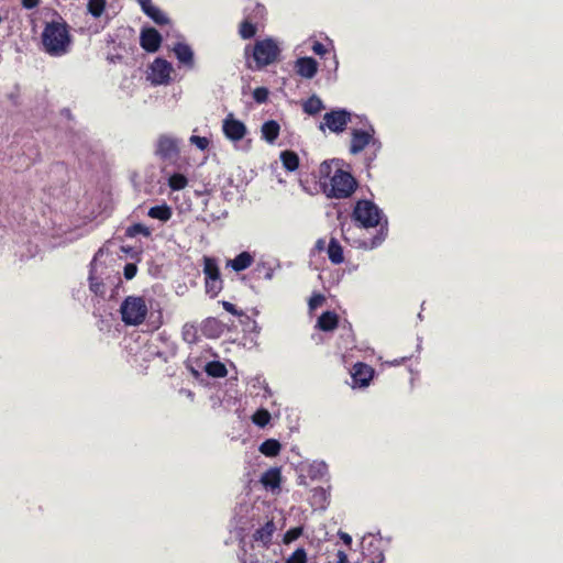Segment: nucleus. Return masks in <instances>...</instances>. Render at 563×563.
Returning <instances> with one entry per match:
<instances>
[{"label": "nucleus", "instance_id": "obj_40", "mask_svg": "<svg viewBox=\"0 0 563 563\" xmlns=\"http://www.w3.org/2000/svg\"><path fill=\"white\" fill-rule=\"evenodd\" d=\"M285 563H307V553L305 549L298 548L295 552L291 553Z\"/></svg>", "mask_w": 563, "mask_h": 563}, {"label": "nucleus", "instance_id": "obj_37", "mask_svg": "<svg viewBox=\"0 0 563 563\" xmlns=\"http://www.w3.org/2000/svg\"><path fill=\"white\" fill-rule=\"evenodd\" d=\"M106 8V0H89L88 1V12L95 16L99 18Z\"/></svg>", "mask_w": 563, "mask_h": 563}, {"label": "nucleus", "instance_id": "obj_21", "mask_svg": "<svg viewBox=\"0 0 563 563\" xmlns=\"http://www.w3.org/2000/svg\"><path fill=\"white\" fill-rule=\"evenodd\" d=\"M261 483L266 489H275L279 487L280 483V471L276 467L267 470L261 476Z\"/></svg>", "mask_w": 563, "mask_h": 563}, {"label": "nucleus", "instance_id": "obj_44", "mask_svg": "<svg viewBox=\"0 0 563 563\" xmlns=\"http://www.w3.org/2000/svg\"><path fill=\"white\" fill-rule=\"evenodd\" d=\"M196 330L194 325L185 324L183 328V338L185 341L191 343L195 340Z\"/></svg>", "mask_w": 563, "mask_h": 563}, {"label": "nucleus", "instance_id": "obj_23", "mask_svg": "<svg viewBox=\"0 0 563 563\" xmlns=\"http://www.w3.org/2000/svg\"><path fill=\"white\" fill-rule=\"evenodd\" d=\"M280 126L275 120H269L263 123L261 132L262 137L268 142L274 143L279 135Z\"/></svg>", "mask_w": 563, "mask_h": 563}, {"label": "nucleus", "instance_id": "obj_55", "mask_svg": "<svg viewBox=\"0 0 563 563\" xmlns=\"http://www.w3.org/2000/svg\"><path fill=\"white\" fill-rule=\"evenodd\" d=\"M263 388H264V397H268L272 395V391L266 383L263 385Z\"/></svg>", "mask_w": 563, "mask_h": 563}, {"label": "nucleus", "instance_id": "obj_8", "mask_svg": "<svg viewBox=\"0 0 563 563\" xmlns=\"http://www.w3.org/2000/svg\"><path fill=\"white\" fill-rule=\"evenodd\" d=\"M351 121V113L345 109H336L327 112L323 117V122L320 123L319 129L324 131L328 128L333 133H342L347 123Z\"/></svg>", "mask_w": 563, "mask_h": 563}, {"label": "nucleus", "instance_id": "obj_24", "mask_svg": "<svg viewBox=\"0 0 563 563\" xmlns=\"http://www.w3.org/2000/svg\"><path fill=\"white\" fill-rule=\"evenodd\" d=\"M253 263V256L249 252H242L233 260L228 262V266L232 267L235 272H241L250 267Z\"/></svg>", "mask_w": 563, "mask_h": 563}, {"label": "nucleus", "instance_id": "obj_2", "mask_svg": "<svg viewBox=\"0 0 563 563\" xmlns=\"http://www.w3.org/2000/svg\"><path fill=\"white\" fill-rule=\"evenodd\" d=\"M353 219L361 228H375L380 225L378 234L371 240L369 245L364 243L365 247L374 249L386 239L388 231L387 218L384 216L383 210L373 201L366 199L358 200L353 210Z\"/></svg>", "mask_w": 563, "mask_h": 563}, {"label": "nucleus", "instance_id": "obj_30", "mask_svg": "<svg viewBox=\"0 0 563 563\" xmlns=\"http://www.w3.org/2000/svg\"><path fill=\"white\" fill-rule=\"evenodd\" d=\"M307 474L311 479L323 478L328 474V465L322 461H314L308 466Z\"/></svg>", "mask_w": 563, "mask_h": 563}, {"label": "nucleus", "instance_id": "obj_56", "mask_svg": "<svg viewBox=\"0 0 563 563\" xmlns=\"http://www.w3.org/2000/svg\"><path fill=\"white\" fill-rule=\"evenodd\" d=\"M265 384V380H263L261 377H256L254 378V384L253 386H260V385H264Z\"/></svg>", "mask_w": 563, "mask_h": 563}, {"label": "nucleus", "instance_id": "obj_26", "mask_svg": "<svg viewBox=\"0 0 563 563\" xmlns=\"http://www.w3.org/2000/svg\"><path fill=\"white\" fill-rule=\"evenodd\" d=\"M327 252H328V256H329V260L331 261V263H333V264L343 263V261H344L343 249L336 239L331 238L328 249H327Z\"/></svg>", "mask_w": 563, "mask_h": 563}, {"label": "nucleus", "instance_id": "obj_10", "mask_svg": "<svg viewBox=\"0 0 563 563\" xmlns=\"http://www.w3.org/2000/svg\"><path fill=\"white\" fill-rule=\"evenodd\" d=\"M363 554L368 563H384V544L380 537L368 534L362 540Z\"/></svg>", "mask_w": 563, "mask_h": 563}, {"label": "nucleus", "instance_id": "obj_50", "mask_svg": "<svg viewBox=\"0 0 563 563\" xmlns=\"http://www.w3.org/2000/svg\"><path fill=\"white\" fill-rule=\"evenodd\" d=\"M40 3V0H22V5L25 9H34Z\"/></svg>", "mask_w": 563, "mask_h": 563}, {"label": "nucleus", "instance_id": "obj_39", "mask_svg": "<svg viewBox=\"0 0 563 563\" xmlns=\"http://www.w3.org/2000/svg\"><path fill=\"white\" fill-rule=\"evenodd\" d=\"M203 332L209 336H217L220 333V324L216 319H208L203 325Z\"/></svg>", "mask_w": 563, "mask_h": 563}, {"label": "nucleus", "instance_id": "obj_17", "mask_svg": "<svg viewBox=\"0 0 563 563\" xmlns=\"http://www.w3.org/2000/svg\"><path fill=\"white\" fill-rule=\"evenodd\" d=\"M162 42V36L154 27L143 29L140 35V44L143 49L150 53L156 52Z\"/></svg>", "mask_w": 563, "mask_h": 563}, {"label": "nucleus", "instance_id": "obj_34", "mask_svg": "<svg viewBox=\"0 0 563 563\" xmlns=\"http://www.w3.org/2000/svg\"><path fill=\"white\" fill-rule=\"evenodd\" d=\"M125 235L129 238H135L137 235L150 236L151 230L142 223H135L126 228Z\"/></svg>", "mask_w": 563, "mask_h": 563}, {"label": "nucleus", "instance_id": "obj_49", "mask_svg": "<svg viewBox=\"0 0 563 563\" xmlns=\"http://www.w3.org/2000/svg\"><path fill=\"white\" fill-rule=\"evenodd\" d=\"M335 563H349L347 555L344 551L339 550L335 555Z\"/></svg>", "mask_w": 563, "mask_h": 563}, {"label": "nucleus", "instance_id": "obj_7", "mask_svg": "<svg viewBox=\"0 0 563 563\" xmlns=\"http://www.w3.org/2000/svg\"><path fill=\"white\" fill-rule=\"evenodd\" d=\"M277 528L273 520H267L262 527L256 529L250 543L254 544V550L272 551L273 555H276L278 544L273 543V538Z\"/></svg>", "mask_w": 563, "mask_h": 563}, {"label": "nucleus", "instance_id": "obj_11", "mask_svg": "<svg viewBox=\"0 0 563 563\" xmlns=\"http://www.w3.org/2000/svg\"><path fill=\"white\" fill-rule=\"evenodd\" d=\"M241 563H278L272 556V551L254 550V544L246 542L244 539L241 541Z\"/></svg>", "mask_w": 563, "mask_h": 563}, {"label": "nucleus", "instance_id": "obj_47", "mask_svg": "<svg viewBox=\"0 0 563 563\" xmlns=\"http://www.w3.org/2000/svg\"><path fill=\"white\" fill-rule=\"evenodd\" d=\"M312 52L317 55H324L327 53L325 46L320 42H314L312 45Z\"/></svg>", "mask_w": 563, "mask_h": 563}, {"label": "nucleus", "instance_id": "obj_32", "mask_svg": "<svg viewBox=\"0 0 563 563\" xmlns=\"http://www.w3.org/2000/svg\"><path fill=\"white\" fill-rule=\"evenodd\" d=\"M206 373L211 377H224L228 373L224 364L219 361L209 362L205 368Z\"/></svg>", "mask_w": 563, "mask_h": 563}, {"label": "nucleus", "instance_id": "obj_19", "mask_svg": "<svg viewBox=\"0 0 563 563\" xmlns=\"http://www.w3.org/2000/svg\"><path fill=\"white\" fill-rule=\"evenodd\" d=\"M143 12L151 18L156 24L163 25L169 22L167 15L152 0H139Z\"/></svg>", "mask_w": 563, "mask_h": 563}, {"label": "nucleus", "instance_id": "obj_33", "mask_svg": "<svg viewBox=\"0 0 563 563\" xmlns=\"http://www.w3.org/2000/svg\"><path fill=\"white\" fill-rule=\"evenodd\" d=\"M261 453L266 456H276L280 451V443L277 440H265L260 446Z\"/></svg>", "mask_w": 563, "mask_h": 563}, {"label": "nucleus", "instance_id": "obj_51", "mask_svg": "<svg viewBox=\"0 0 563 563\" xmlns=\"http://www.w3.org/2000/svg\"><path fill=\"white\" fill-rule=\"evenodd\" d=\"M339 536L341 538V540L346 544V545H351L352 543V538L349 533H345V532H339Z\"/></svg>", "mask_w": 563, "mask_h": 563}, {"label": "nucleus", "instance_id": "obj_38", "mask_svg": "<svg viewBox=\"0 0 563 563\" xmlns=\"http://www.w3.org/2000/svg\"><path fill=\"white\" fill-rule=\"evenodd\" d=\"M269 420L271 413L266 409H258L252 417V421L261 428L268 424Z\"/></svg>", "mask_w": 563, "mask_h": 563}, {"label": "nucleus", "instance_id": "obj_28", "mask_svg": "<svg viewBox=\"0 0 563 563\" xmlns=\"http://www.w3.org/2000/svg\"><path fill=\"white\" fill-rule=\"evenodd\" d=\"M329 503V493L323 487H317L312 490L311 505L316 508L324 509Z\"/></svg>", "mask_w": 563, "mask_h": 563}, {"label": "nucleus", "instance_id": "obj_18", "mask_svg": "<svg viewBox=\"0 0 563 563\" xmlns=\"http://www.w3.org/2000/svg\"><path fill=\"white\" fill-rule=\"evenodd\" d=\"M296 73L306 79H311L318 71V63L312 57H300L295 62Z\"/></svg>", "mask_w": 563, "mask_h": 563}, {"label": "nucleus", "instance_id": "obj_1", "mask_svg": "<svg viewBox=\"0 0 563 563\" xmlns=\"http://www.w3.org/2000/svg\"><path fill=\"white\" fill-rule=\"evenodd\" d=\"M333 172V162L324 161L318 169L319 181L323 194L328 198L345 199L349 198L356 188L354 177L340 168Z\"/></svg>", "mask_w": 563, "mask_h": 563}, {"label": "nucleus", "instance_id": "obj_41", "mask_svg": "<svg viewBox=\"0 0 563 563\" xmlns=\"http://www.w3.org/2000/svg\"><path fill=\"white\" fill-rule=\"evenodd\" d=\"M301 533H302V528H300V527H296V528L289 529L284 534L283 541H284L285 544H289L292 541L297 540L301 536Z\"/></svg>", "mask_w": 563, "mask_h": 563}, {"label": "nucleus", "instance_id": "obj_5", "mask_svg": "<svg viewBox=\"0 0 563 563\" xmlns=\"http://www.w3.org/2000/svg\"><path fill=\"white\" fill-rule=\"evenodd\" d=\"M366 147L373 148L374 154L382 148V142L375 137L374 126L367 121H365L361 128L351 130L350 153L356 155Z\"/></svg>", "mask_w": 563, "mask_h": 563}, {"label": "nucleus", "instance_id": "obj_15", "mask_svg": "<svg viewBox=\"0 0 563 563\" xmlns=\"http://www.w3.org/2000/svg\"><path fill=\"white\" fill-rule=\"evenodd\" d=\"M103 255V249H100L93 256V260L90 264V274H89V287L90 290L98 295H104V285L99 276L101 272H99V258Z\"/></svg>", "mask_w": 563, "mask_h": 563}, {"label": "nucleus", "instance_id": "obj_31", "mask_svg": "<svg viewBox=\"0 0 563 563\" xmlns=\"http://www.w3.org/2000/svg\"><path fill=\"white\" fill-rule=\"evenodd\" d=\"M302 108L306 113L314 115L324 109V104L318 96H312L303 103Z\"/></svg>", "mask_w": 563, "mask_h": 563}, {"label": "nucleus", "instance_id": "obj_25", "mask_svg": "<svg viewBox=\"0 0 563 563\" xmlns=\"http://www.w3.org/2000/svg\"><path fill=\"white\" fill-rule=\"evenodd\" d=\"M172 208L166 203L151 207L147 211V216L152 219H157L162 222H167L172 218Z\"/></svg>", "mask_w": 563, "mask_h": 563}, {"label": "nucleus", "instance_id": "obj_9", "mask_svg": "<svg viewBox=\"0 0 563 563\" xmlns=\"http://www.w3.org/2000/svg\"><path fill=\"white\" fill-rule=\"evenodd\" d=\"M265 8L256 3L252 12H249V9H245V16L242 23L240 24L239 33L242 38L249 40L252 38L257 31V22L264 18Z\"/></svg>", "mask_w": 563, "mask_h": 563}, {"label": "nucleus", "instance_id": "obj_13", "mask_svg": "<svg viewBox=\"0 0 563 563\" xmlns=\"http://www.w3.org/2000/svg\"><path fill=\"white\" fill-rule=\"evenodd\" d=\"M151 78L155 85H165L170 80V73L173 70V66L169 62L156 58L151 66Z\"/></svg>", "mask_w": 563, "mask_h": 563}, {"label": "nucleus", "instance_id": "obj_45", "mask_svg": "<svg viewBox=\"0 0 563 563\" xmlns=\"http://www.w3.org/2000/svg\"><path fill=\"white\" fill-rule=\"evenodd\" d=\"M324 301V297L320 294H317V295H313L310 299H309V308L310 310H314L317 309L318 307H320Z\"/></svg>", "mask_w": 563, "mask_h": 563}, {"label": "nucleus", "instance_id": "obj_27", "mask_svg": "<svg viewBox=\"0 0 563 563\" xmlns=\"http://www.w3.org/2000/svg\"><path fill=\"white\" fill-rule=\"evenodd\" d=\"M203 274L205 280L221 278L220 269L216 258L209 256L203 257Z\"/></svg>", "mask_w": 563, "mask_h": 563}, {"label": "nucleus", "instance_id": "obj_35", "mask_svg": "<svg viewBox=\"0 0 563 563\" xmlns=\"http://www.w3.org/2000/svg\"><path fill=\"white\" fill-rule=\"evenodd\" d=\"M205 286H206V292L211 298H214L222 290L223 280H222V278H213L210 280H205Z\"/></svg>", "mask_w": 563, "mask_h": 563}, {"label": "nucleus", "instance_id": "obj_52", "mask_svg": "<svg viewBox=\"0 0 563 563\" xmlns=\"http://www.w3.org/2000/svg\"><path fill=\"white\" fill-rule=\"evenodd\" d=\"M330 69H332L333 71H336L338 67H339V60L336 58V55L334 54L333 57H332V62L331 64L328 66Z\"/></svg>", "mask_w": 563, "mask_h": 563}, {"label": "nucleus", "instance_id": "obj_46", "mask_svg": "<svg viewBox=\"0 0 563 563\" xmlns=\"http://www.w3.org/2000/svg\"><path fill=\"white\" fill-rule=\"evenodd\" d=\"M136 272H137L136 265L133 263H128L124 266L123 274H124V277L130 280L136 275Z\"/></svg>", "mask_w": 563, "mask_h": 563}, {"label": "nucleus", "instance_id": "obj_53", "mask_svg": "<svg viewBox=\"0 0 563 563\" xmlns=\"http://www.w3.org/2000/svg\"><path fill=\"white\" fill-rule=\"evenodd\" d=\"M325 249V241L323 239H319L316 242V250L323 251Z\"/></svg>", "mask_w": 563, "mask_h": 563}, {"label": "nucleus", "instance_id": "obj_42", "mask_svg": "<svg viewBox=\"0 0 563 563\" xmlns=\"http://www.w3.org/2000/svg\"><path fill=\"white\" fill-rule=\"evenodd\" d=\"M268 89L265 87H258L253 91V98L257 103H264L268 99Z\"/></svg>", "mask_w": 563, "mask_h": 563}, {"label": "nucleus", "instance_id": "obj_12", "mask_svg": "<svg viewBox=\"0 0 563 563\" xmlns=\"http://www.w3.org/2000/svg\"><path fill=\"white\" fill-rule=\"evenodd\" d=\"M222 132L231 142H239L244 139L247 129L242 121L235 119L233 113H229L222 122Z\"/></svg>", "mask_w": 563, "mask_h": 563}, {"label": "nucleus", "instance_id": "obj_48", "mask_svg": "<svg viewBox=\"0 0 563 563\" xmlns=\"http://www.w3.org/2000/svg\"><path fill=\"white\" fill-rule=\"evenodd\" d=\"M222 305H223V308H224L228 312H230V313H232V314H235V316H239V314H240V312L236 310V308H235V306H234L233 303H231V302H229V301H223V303H222Z\"/></svg>", "mask_w": 563, "mask_h": 563}, {"label": "nucleus", "instance_id": "obj_3", "mask_svg": "<svg viewBox=\"0 0 563 563\" xmlns=\"http://www.w3.org/2000/svg\"><path fill=\"white\" fill-rule=\"evenodd\" d=\"M44 51L51 56H63L70 47L71 38L68 26L63 21L47 23L42 32Z\"/></svg>", "mask_w": 563, "mask_h": 563}, {"label": "nucleus", "instance_id": "obj_54", "mask_svg": "<svg viewBox=\"0 0 563 563\" xmlns=\"http://www.w3.org/2000/svg\"><path fill=\"white\" fill-rule=\"evenodd\" d=\"M263 268H265V269H266V272H265V276H264V277H265L266 279H272V278H273V275H274V271H273L272 268H269V267H268V268H266L264 264H263Z\"/></svg>", "mask_w": 563, "mask_h": 563}, {"label": "nucleus", "instance_id": "obj_36", "mask_svg": "<svg viewBox=\"0 0 563 563\" xmlns=\"http://www.w3.org/2000/svg\"><path fill=\"white\" fill-rule=\"evenodd\" d=\"M188 184V180L186 178V176H184L183 174H173L169 178H168V186L173 189V190H181L184 189Z\"/></svg>", "mask_w": 563, "mask_h": 563}, {"label": "nucleus", "instance_id": "obj_22", "mask_svg": "<svg viewBox=\"0 0 563 563\" xmlns=\"http://www.w3.org/2000/svg\"><path fill=\"white\" fill-rule=\"evenodd\" d=\"M338 314L332 311H325L323 312L318 321H317V328H319L322 331H332L338 327Z\"/></svg>", "mask_w": 563, "mask_h": 563}, {"label": "nucleus", "instance_id": "obj_6", "mask_svg": "<svg viewBox=\"0 0 563 563\" xmlns=\"http://www.w3.org/2000/svg\"><path fill=\"white\" fill-rule=\"evenodd\" d=\"M147 311L145 299L136 296L126 297L120 307L122 321L126 325L141 324L145 320Z\"/></svg>", "mask_w": 563, "mask_h": 563}, {"label": "nucleus", "instance_id": "obj_43", "mask_svg": "<svg viewBox=\"0 0 563 563\" xmlns=\"http://www.w3.org/2000/svg\"><path fill=\"white\" fill-rule=\"evenodd\" d=\"M190 143L199 150L205 151L209 146V140L205 136L192 135L189 139Z\"/></svg>", "mask_w": 563, "mask_h": 563}, {"label": "nucleus", "instance_id": "obj_29", "mask_svg": "<svg viewBox=\"0 0 563 563\" xmlns=\"http://www.w3.org/2000/svg\"><path fill=\"white\" fill-rule=\"evenodd\" d=\"M280 161L285 169L288 172H294L299 166V157L292 151H283L280 153Z\"/></svg>", "mask_w": 563, "mask_h": 563}, {"label": "nucleus", "instance_id": "obj_4", "mask_svg": "<svg viewBox=\"0 0 563 563\" xmlns=\"http://www.w3.org/2000/svg\"><path fill=\"white\" fill-rule=\"evenodd\" d=\"M279 53V45L272 37L256 41L252 49L251 46L245 47L246 58L252 55L255 63V66H252L249 62V68L251 69H262L263 67L273 64L277 60Z\"/></svg>", "mask_w": 563, "mask_h": 563}, {"label": "nucleus", "instance_id": "obj_16", "mask_svg": "<svg viewBox=\"0 0 563 563\" xmlns=\"http://www.w3.org/2000/svg\"><path fill=\"white\" fill-rule=\"evenodd\" d=\"M353 386L366 387L374 376V369L364 363H356L351 372Z\"/></svg>", "mask_w": 563, "mask_h": 563}, {"label": "nucleus", "instance_id": "obj_14", "mask_svg": "<svg viewBox=\"0 0 563 563\" xmlns=\"http://www.w3.org/2000/svg\"><path fill=\"white\" fill-rule=\"evenodd\" d=\"M156 154L163 159H175L179 154L178 141L168 135H162L157 140Z\"/></svg>", "mask_w": 563, "mask_h": 563}, {"label": "nucleus", "instance_id": "obj_20", "mask_svg": "<svg viewBox=\"0 0 563 563\" xmlns=\"http://www.w3.org/2000/svg\"><path fill=\"white\" fill-rule=\"evenodd\" d=\"M173 52L180 64L188 68L194 67V52L188 44L178 42L174 45Z\"/></svg>", "mask_w": 563, "mask_h": 563}]
</instances>
